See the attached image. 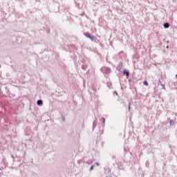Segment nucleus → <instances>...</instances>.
<instances>
[{"label": "nucleus", "mask_w": 177, "mask_h": 177, "mask_svg": "<svg viewBox=\"0 0 177 177\" xmlns=\"http://www.w3.org/2000/svg\"><path fill=\"white\" fill-rule=\"evenodd\" d=\"M90 169H91V171H93V165H92V166L91 167Z\"/></svg>", "instance_id": "nucleus-8"}, {"label": "nucleus", "mask_w": 177, "mask_h": 177, "mask_svg": "<svg viewBox=\"0 0 177 177\" xmlns=\"http://www.w3.org/2000/svg\"><path fill=\"white\" fill-rule=\"evenodd\" d=\"M103 68H104L105 73H106V74H109V73H110V71H111V69L109 67H104Z\"/></svg>", "instance_id": "nucleus-2"}, {"label": "nucleus", "mask_w": 177, "mask_h": 177, "mask_svg": "<svg viewBox=\"0 0 177 177\" xmlns=\"http://www.w3.org/2000/svg\"><path fill=\"white\" fill-rule=\"evenodd\" d=\"M129 110H131V103L129 104Z\"/></svg>", "instance_id": "nucleus-7"}, {"label": "nucleus", "mask_w": 177, "mask_h": 177, "mask_svg": "<svg viewBox=\"0 0 177 177\" xmlns=\"http://www.w3.org/2000/svg\"><path fill=\"white\" fill-rule=\"evenodd\" d=\"M163 27L165 28H169V24L168 23H165L164 24Z\"/></svg>", "instance_id": "nucleus-5"}, {"label": "nucleus", "mask_w": 177, "mask_h": 177, "mask_svg": "<svg viewBox=\"0 0 177 177\" xmlns=\"http://www.w3.org/2000/svg\"><path fill=\"white\" fill-rule=\"evenodd\" d=\"M84 35L86 37V38H89L90 39H91V41H93L95 39V37L92 36L91 34L89 32H84Z\"/></svg>", "instance_id": "nucleus-1"}, {"label": "nucleus", "mask_w": 177, "mask_h": 177, "mask_svg": "<svg viewBox=\"0 0 177 177\" xmlns=\"http://www.w3.org/2000/svg\"><path fill=\"white\" fill-rule=\"evenodd\" d=\"M123 73L124 74V75H126V77H129V72L127 71H124Z\"/></svg>", "instance_id": "nucleus-4"}, {"label": "nucleus", "mask_w": 177, "mask_h": 177, "mask_svg": "<svg viewBox=\"0 0 177 177\" xmlns=\"http://www.w3.org/2000/svg\"><path fill=\"white\" fill-rule=\"evenodd\" d=\"M144 85H146V86H149V83L147 82V81H144L143 82Z\"/></svg>", "instance_id": "nucleus-6"}, {"label": "nucleus", "mask_w": 177, "mask_h": 177, "mask_svg": "<svg viewBox=\"0 0 177 177\" xmlns=\"http://www.w3.org/2000/svg\"><path fill=\"white\" fill-rule=\"evenodd\" d=\"M37 105L38 106H42V104H44V102H42V100H37Z\"/></svg>", "instance_id": "nucleus-3"}]
</instances>
